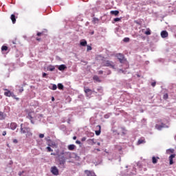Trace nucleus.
<instances>
[{"mask_svg": "<svg viewBox=\"0 0 176 176\" xmlns=\"http://www.w3.org/2000/svg\"><path fill=\"white\" fill-rule=\"evenodd\" d=\"M60 155L62 156L59 155V164L60 166H64V164H65V162H67V160L71 159V153L62 151L60 153Z\"/></svg>", "mask_w": 176, "mask_h": 176, "instance_id": "1", "label": "nucleus"}, {"mask_svg": "<svg viewBox=\"0 0 176 176\" xmlns=\"http://www.w3.org/2000/svg\"><path fill=\"white\" fill-rule=\"evenodd\" d=\"M6 92H4V96L6 97H12V98H14L15 100H19V98H16L14 94L9 91V89H5Z\"/></svg>", "mask_w": 176, "mask_h": 176, "instance_id": "2", "label": "nucleus"}, {"mask_svg": "<svg viewBox=\"0 0 176 176\" xmlns=\"http://www.w3.org/2000/svg\"><path fill=\"white\" fill-rule=\"evenodd\" d=\"M104 67H111V68L114 69L115 68V65H113V63H112V61L111 60H107L104 62Z\"/></svg>", "mask_w": 176, "mask_h": 176, "instance_id": "3", "label": "nucleus"}, {"mask_svg": "<svg viewBox=\"0 0 176 176\" xmlns=\"http://www.w3.org/2000/svg\"><path fill=\"white\" fill-rule=\"evenodd\" d=\"M21 134H25V133H30V128L23 127V124H21Z\"/></svg>", "mask_w": 176, "mask_h": 176, "instance_id": "4", "label": "nucleus"}, {"mask_svg": "<svg viewBox=\"0 0 176 176\" xmlns=\"http://www.w3.org/2000/svg\"><path fill=\"white\" fill-rule=\"evenodd\" d=\"M51 173H52L54 175H58V168H57L56 166H52L51 168Z\"/></svg>", "mask_w": 176, "mask_h": 176, "instance_id": "5", "label": "nucleus"}, {"mask_svg": "<svg viewBox=\"0 0 176 176\" xmlns=\"http://www.w3.org/2000/svg\"><path fill=\"white\" fill-rule=\"evenodd\" d=\"M48 142H49L48 146H52V148H57L58 144L56 142H54L50 140H48Z\"/></svg>", "mask_w": 176, "mask_h": 176, "instance_id": "6", "label": "nucleus"}, {"mask_svg": "<svg viewBox=\"0 0 176 176\" xmlns=\"http://www.w3.org/2000/svg\"><path fill=\"white\" fill-rule=\"evenodd\" d=\"M116 56L118 57L120 63H123V60H124V55L122 54H117Z\"/></svg>", "mask_w": 176, "mask_h": 176, "instance_id": "7", "label": "nucleus"}, {"mask_svg": "<svg viewBox=\"0 0 176 176\" xmlns=\"http://www.w3.org/2000/svg\"><path fill=\"white\" fill-rule=\"evenodd\" d=\"M84 91L87 94V97H89V96H91V94H93V91H91V89H90L89 88H85Z\"/></svg>", "mask_w": 176, "mask_h": 176, "instance_id": "8", "label": "nucleus"}, {"mask_svg": "<svg viewBox=\"0 0 176 176\" xmlns=\"http://www.w3.org/2000/svg\"><path fill=\"white\" fill-rule=\"evenodd\" d=\"M85 173L87 175V176H97L96 173L91 170H85Z\"/></svg>", "mask_w": 176, "mask_h": 176, "instance_id": "9", "label": "nucleus"}, {"mask_svg": "<svg viewBox=\"0 0 176 176\" xmlns=\"http://www.w3.org/2000/svg\"><path fill=\"white\" fill-rule=\"evenodd\" d=\"M11 130H16L17 129V124L16 122H12L10 125Z\"/></svg>", "mask_w": 176, "mask_h": 176, "instance_id": "10", "label": "nucleus"}, {"mask_svg": "<svg viewBox=\"0 0 176 176\" xmlns=\"http://www.w3.org/2000/svg\"><path fill=\"white\" fill-rule=\"evenodd\" d=\"M174 157H175V154H172L170 155L169 157V164H174V162L173 161V160L174 159Z\"/></svg>", "mask_w": 176, "mask_h": 176, "instance_id": "11", "label": "nucleus"}, {"mask_svg": "<svg viewBox=\"0 0 176 176\" xmlns=\"http://www.w3.org/2000/svg\"><path fill=\"white\" fill-rule=\"evenodd\" d=\"M161 36L162 38H167V36H168V32L166 30L162 31L161 32Z\"/></svg>", "mask_w": 176, "mask_h": 176, "instance_id": "12", "label": "nucleus"}, {"mask_svg": "<svg viewBox=\"0 0 176 176\" xmlns=\"http://www.w3.org/2000/svg\"><path fill=\"white\" fill-rule=\"evenodd\" d=\"M145 142H145V138H141L138 141V145H141V144H145Z\"/></svg>", "mask_w": 176, "mask_h": 176, "instance_id": "13", "label": "nucleus"}, {"mask_svg": "<svg viewBox=\"0 0 176 176\" xmlns=\"http://www.w3.org/2000/svg\"><path fill=\"white\" fill-rule=\"evenodd\" d=\"M80 46H87V41L85 39H82L80 41Z\"/></svg>", "mask_w": 176, "mask_h": 176, "instance_id": "14", "label": "nucleus"}, {"mask_svg": "<svg viewBox=\"0 0 176 176\" xmlns=\"http://www.w3.org/2000/svg\"><path fill=\"white\" fill-rule=\"evenodd\" d=\"M58 69L59 71H64V69H67V66H65V65H59V67H58Z\"/></svg>", "mask_w": 176, "mask_h": 176, "instance_id": "15", "label": "nucleus"}, {"mask_svg": "<svg viewBox=\"0 0 176 176\" xmlns=\"http://www.w3.org/2000/svg\"><path fill=\"white\" fill-rule=\"evenodd\" d=\"M10 19L12 20V24H16V15L11 14Z\"/></svg>", "mask_w": 176, "mask_h": 176, "instance_id": "16", "label": "nucleus"}, {"mask_svg": "<svg viewBox=\"0 0 176 176\" xmlns=\"http://www.w3.org/2000/svg\"><path fill=\"white\" fill-rule=\"evenodd\" d=\"M159 159H160L159 157H152V163L153 164H156V163H157V160H159Z\"/></svg>", "mask_w": 176, "mask_h": 176, "instance_id": "17", "label": "nucleus"}, {"mask_svg": "<svg viewBox=\"0 0 176 176\" xmlns=\"http://www.w3.org/2000/svg\"><path fill=\"white\" fill-rule=\"evenodd\" d=\"M97 127H98L99 130L98 131H96L95 133L97 135H100V134H101V126L100 125H98Z\"/></svg>", "mask_w": 176, "mask_h": 176, "instance_id": "18", "label": "nucleus"}, {"mask_svg": "<svg viewBox=\"0 0 176 176\" xmlns=\"http://www.w3.org/2000/svg\"><path fill=\"white\" fill-rule=\"evenodd\" d=\"M111 14H113L114 16H118L119 14L118 10H112L110 12Z\"/></svg>", "mask_w": 176, "mask_h": 176, "instance_id": "19", "label": "nucleus"}, {"mask_svg": "<svg viewBox=\"0 0 176 176\" xmlns=\"http://www.w3.org/2000/svg\"><path fill=\"white\" fill-rule=\"evenodd\" d=\"M6 115H4L3 112L0 111V120H3L6 118Z\"/></svg>", "mask_w": 176, "mask_h": 176, "instance_id": "20", "label": "nucleus"}, {"mask_svg": "<svg viewBox=\"0 0 176 176\" xmlns=\"http://www.w3.org/2000/svg\"><path fill=\"white\" fill-rule=\"evenodd\" d=\"M69 151H74L75 149V144H70L68 146Z\"/></svg>", "mask_w": 176, "mask_h": 176, "instance_id": "21", "label": "nucleus"}, {"mask_svg": "<svg viewBox=\"0 0 176 176\" xmlns=\"http://www.w3.org/2000/svg\"><path fill=\"white\" fill-rule=\"evenodd\" d=\"M58 89H59V90H64V85L61 83L58 84Z\"/></svg>", "mask_w": 176, "mask_h": 176, "instance_id": "22", "label": "nucleus"}, {"mask_svg": "<svg viewBox=\"0 0 176 176\" xmlns=\"http://www.w3.org/2000/svg\"><path fill=\"white\" fill-rule=\"evenodd\" d=\"M94 24H97L98 23V21H100V20L98 18H93L92 20Z\"/></svg>", "mask_w": 176, "mask_h": 176, "instance_id": "23", "label": "nucleus"}, {"mask_svg": "<svg viewBox=\"0 0 176 176\" xmlns=\"http://www.w3.org/2000/svg\"><path fill=\"white\" fill-rule=\"evenodd\" d=\"M1 50H2V52H6V51H8V46H6V45H3V46L1 47Z\"/></svg>", "mask_w": 176, "mask_h": 176, "instance_id": "24", "label": "nucleus"}, {"mask_svg": "<svg viewBox=\"0 0 176 176\" xmlns=\"http://www.w3.org/2000/svg\"><path fill=\"white\" fill-rule=\"evenodd\" d=\"M93 79L94 80H96V82H100V78H98V76H94Z\"/></svg>", "mask_w": 176, "mask_h": 176, "instance_id": "25", "label": "nucleus"}, {"mask_svg": "<svg viewBox=\"0 0 176 176\" xmlns=\"http://www.w3.org/2000/svg\"><path fill=\"white\" fill-rule=\"evenodd\" d=\"M146 35H151V30L149 28L144 32Z\"/></svg>", "mask_w": 176, "mask_h": 176, "instance_id": "26", "label": "nucleus"}, {"mask_svg": "<svg viewBox=\"0 0 176 176\" xmlns=\"http://www.w3.org/2000/svg\"><path fill=\"white\" fill-rule=\"evenodd\" d=\"M54 69H56V67L54 66H51L48 68V71L53 72Z\"/></svg>", "mask_w": 176, "mask_h": 176, "instance_id": "27", "label": "nucleus"}, {"mask_svg": "<svg viewBox=\"0 0 176 176\" xmlns=\"http://www.w3.org/2000/svg\"><path fill=\"white\" fill-rule=\"evenodd\" d=\"M93 48L90 45H87V52H90Z\"/></svg>", "mask_w": 176, "mask_h": 176, "instance_id": "28", "label": "nucleus"}, {"mask_svg": "<svg viewBox=\"0 0 176 176\" xmlns=\"http://www.w3.org/2000/svg\"><path fill=\"white\" fill-rule=\"evenodd\" d=\"M47 152H53V149H52V148H50V146H47L46 148Z\"/></svg>", "mask_w": 176, "mask_h": 176, "instance_id": "29", "label": "nucleus"}, {"mask_svg": "<svg viewBox=\"0 0 176 176\" xmlns=\"http://www.w3.org/2000/svg\"><path fill=\"white\" fill-rule=\"evenodd\" d=\"M52 90H57V85L56 84L52 85Z\"/></svg>", "mask_w": 176, "mask_h": 176, "instance_id": "30", "label": "nucleus"}, {"mask_svg": "<svg viewBox=\"0 0 176 176\" xmlns=\"http://www.w3.org/2000/svg\"><path fill=\"white\" fill-rule=\"evenodd\" d=\"M156 129H157V130H160L161 129H163V126L162 125H156L155 126Z\"/></svg>", "mask_w": 176, "mask_h": 176, "instance_id": "31", "label": "nucleus"}, {"mask_svg": "<svg viewBox=\"0 0 176 176\" xmlns=\"http://www.w3.org/2000/svg\"><path fill=\"white\" fill-rule=\"evenodd\" d=\"M123 41L124 42H130V38L125 37Z\"/></svg>", "mask_w": 176, "mask_h": 176, "instance_id": "32", "label": "nucleus"}, {"mask_svg": "<svg viewBox=\"0 0 176 176\" xmlns=\"http://www.w3.org/2000/svg\"><path fill=\"white\" fill-rule=\"evenodd\" d=\"M120 20H122V18H115L113 19V21H115L116 23L118 21H120Z\"/></svg>", "mask_w": 176, "mask_h": 176, "instance_id": "33", "label": "nucleus"}, {"mask_svg": "<svg viewBox=\"0 0 176 176\" xmlns=\"http://www.w3.org/2000/svg\"><path fill=\"white\" fill-rule=\"evenodd\" d=\"M167 98H168V94H165L163 96V99L164 100H167Z\"/></svg>", "mask_w": 176, "mask_h": 176, "instance_id": "34", "label": "nucleus"}, {"mask_svg": "<svg viewBox=\"0 0 176 176\" xmlns=\"http://www.w3.org/2000/svg\"><path fill=\"white\" fill-rule=\"evenodd\" d=\"M36 35L37 36H43V32H38Z\"/></svg>", "mask_w": 176, "mask_h": 176, "instance_id": "35", "label": "nucleus"}, {"mask_svg": "<svg viewBox=\"0 0 176 176\" xmlns=\"http://www.w3.org/2000/svg\"><path fill=\"white\" fill-rule=\"evenodd\" d=\"M28 119H30L31 120V122H32V116L31 115H28Z\"/></svg>", "mask_w": 176, "mask_h": 176, "instance_id": "36", "label": "nucleus"}, {"mask_svg": "<svg viewBox=\"0 0 176 176\" xmlns=\"http://www.w3.org/2000/svg\"><path fill=\"white\" fill-rule=\"evenodd\" d=\"M45 137V135L43 133H41L39 135V138H43Z\"/></svg>", "mask_w": 176, "mask_h": 176, "instance_id": "37", "label": "nucleus"}, {"mask_svg": "<svg viewBox=\"0 0 176 176\" xmlns=\"http://www.w3.org/2000/svg\"><path fill=\"white\" fill-rule=\"evenodd\" d=\"M36 41H38V42H41V41H42V39L39 37H36Z\"/></svg>", "mask_w": 176, "mask_h": 176, "instance_id": "38", "label": "nucleus"}, {"mask_svg": "<svg viewBox=\"0 0 176 176\" xmlns=\"http://www.w3.org/2000/svg\"><path fill=\"white\" fill-rule=\"evenodd\" d=\"M81 141L82 142H85V141H86V137L82 138Z\"/></svg>", "mask_w": 176, "mask_h": 176, "instance_id": "39", "label": "nucleus"}, {"mask_svg": "<svg viewBox=\"0 0 176 176\" xmlns=\"http://www.w3.org/2000/svg\"><path fill=\"white\" fill-rule=\"evenodd\" d=\"M47 76V74L43 73V78H46Z\"/></svg>", "mask_w": 176, "mask_h": 176, "instance_id": "40", "label": "nucleus"}, {"mask_svg": "<svg viewBox=\"0 0 176 176\" xmlns=\"http://www.w3.org/2000/svg\"><path fill=\"white\" fill-rule=\"evenodd\" d=\"M151 86H153V87H155V86H156V82H152Z\"/></svg>", "mask_w": 176, "mask_h": 176, "instance_id": "41", "label": "nucleus"}, {"mask_svg": "<svg viewBox=\"0 0 176 176\" xmlns=\"http://www.w3.org/2000/svg\"><path fill=\"white\" fill-rule=\"evenodd\" d=\"M76 144H78V145H80L81 142L79 140H76Z\"/></svg>", "mask_w": 176, "mask_h": 176, "instance_id": "42", "label": "nucleus"}, {"mask_svg": "<svg viewBox=\"0 0 176 176\" xmlns=\"http://www.w3.org/2000/svg\"><path fill=\"white\" fill-rule=\"evenodd\" d=\"M23 91H24V89H23V88H21V89H19V92H20V93H23Z\"/></svg>", "mask_w": 176, "mask_h": 176, "instance_id": "43", "label": "nucleus"}, {"mask_svg": "<svg viewBox=\"0 0 176 176\" xmlns=\"http://www.w3.org/2000/svg\"><path fill=\"white\" fill-rule=\"evenodd\" d=\"M3 136L6 135V131H4L3 132Z\"/></svg>", "mask_w": 176, "mask_h": 176, "instance_id": "44", "label": "nucleus"}, {"mask_svg": "<svg viewBox=\"0 0 176 176\" xmlns=\"http://www.w3.org/2000/svg\"><path fill=\"white\" fill-rule=\"evenodd\" d=\"M13 142H14V144H17V140H16V139L14 140H13Z\"/></svg>", "mask_w": 176, "mask_h": 176, "instance_id": "45", "label": "nucleus"}, {"mask_svg": "<svg viewBox=\"0 0 176 176\" xmlns=\"http://www.w3.org/2000/svg\"><path fill=\"white\" fill-rule=\"evenodd\" d=\"M95 151H97L98 152H100V148H96V149H95Z\"/></svg>", "mask_w": 176, "mask_h": 176, "instance_id": "46", "label": "nucleus"}, {"mask_svg": "<svg viewBox=\"0 0 176 176\" xmlns=\"http://www.w3.org/2000/svg\"><path fill=\"white\" fill-rule=\"evenodd\" d=\"M51 155H53V156H56V153H52Z\"/></svg>", "mask_w": 176, "mask_h": 176, "instance_id": "47", "label": "nucleus"}, {"mask_svg": "<svg viewBox=\"0 0 176 176\" xmlns=\"http://www.w3.org/2000/svg\"><path fill=\"white\" fill-rule=\"evenodd\" d=\"M73 140H76V136H74Z\"/></svg>", "mask_w": 176, "mask_h": 176, "instance_id": "48", "label": "nucleus"}, {"mask_svg": "<svg viewBox=\"0 0 176 176\" xmlns=\"http://www.w3.org/2000/svg\"><path fill=\"white\" fill-rule=\"evenodd\" d=\"M97 145H98V146H100V145H101V143L98 142V143H97Z\"/></svg>", "mask_w": 176, "mask_h": 176, "instance_id": "49", "label": "nucleus"}, {"mask_svg": "<svg viewBox=\"0 0 176 176\" xmlns=\"http://www.w3.org/2000/svg\"><path fill=\"white\" fill-rule=\"evenodd\" d=\"M52 101H54V97L52 98Z\"/></svg>", "mask_w": 176, "mask_h": 176, "instance_id": "50", "label": "nucleus"}, {"mask_svg": "<svg viewBox=\"0 0 176 176\" xmlns=\"http://www.w3.org/2000/svg\"><path fill=\"white\" fill-rule=\"evenodd\" d=\"M120 72H124V71L122 69H120Z\"/></svg>", "mask_w": 176, "mask_h": 176, "instance_id": "51", "label": "nucleus"}, {"mask_svg": "<svg viewBox=\"0 0 176 176\" xmlns=\"http://www.w3.org/2000/svg\"><path fill=\"white\" fill-rule=\"evenodd\" d=\"M99 74H102V71H100V72H99Z\"/></svg>", "mask_w": 176, "mask_h": 176, "instance_id": "52", "label": "nucleus"}, {"mask_svg": "<svg viewBox=\"0 0 176 176\" xmlns=\"http://www.w3.org/2000/svg\"><path fill=\"white\" fill-rule=\"evenodd\" d=\"M104 118H108V117H107V116H104Z\"/></svg>", "mask_w": 176, "mask_h": 176, "instance_id": "53", "label": "nucleus"}, {"mask_svg": "<svg viewBox=\"0 0 176 176\" xmlns=\"http://www.w3.org/2000/svg\"><path fill=\"white\" fill-rule=\"evenodd\" d=\"M31 122H32V123H34V122H32V120Z\"/></svg>", "mask_w": 176, "mask_h": 176, "instance_id": "54", "label": "nucleus"}]
</instances>
